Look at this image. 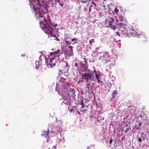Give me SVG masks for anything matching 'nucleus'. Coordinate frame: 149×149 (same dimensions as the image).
Returning <instances> with one entry per match:
<instances>
[{
    "instance_id": "nucleus-1",
    "label": "nucleus",
    "mask_w": 149,
    "mask_h": 149,
    "mask_svg": "<svg viewBox=\"0 0 149 149\" xmlns=\"http://www.w3.org/2000/svg\"><path fill=\"white\" fill-rule=\"evenodd\" d=\"M64 58L63 52L58 49L56 51L50 53L48 58L46 57V62L47 65L53 67L56 65L58 62H60L61 60Z\"/></svg>"
},
{
    "instance_id": "nucleus-43",
    "label": "nucleus",
    "mask_w": 149,
    "mask_h": 149,
    "mask_svg": "<svg viewBox=\"0 0 149 149\" xmlns=\"http://www.w3.org/2000/svg\"><path fill=\"white\" fill-rule=\"evenodd\" d=\"M128 131H125V133H127V132H128Z\"/></svg>"
},
{
    "instance_id": "nucleus-38",
    "label": "nucleus",
    "mask_w": 149,
    "mask_h": 149,
    "mask_svg": "<svg viewBox=\"0 0 149 149\" xmlns=\"http://www.w3.org/2000/svg\"><path fill=\"white\" fill-rule=\"evenodd\" d=\"M99 49V48L97 47L95 49V50L97 51V50Z\"/></svg>"
},
{
    "instance_id": "nucleus-11",
    "label": "nucleus",
    "mask_w": 149,
    "mask_h": 149,
    "mask_svg": "<svg viewBox=\"0 0 149 149\" xmlns=\"http://www.w3.org/2000/svg\"><path fill=\"white\" fill-rule=\"evenodd\" d=\"M37 4L40 8H41L43 7V4L44 2L43 0L37 1Z\"/></svg>"
},
{
    "instance_id": "nucleus-15",
    "label": "nucleus",
    "mask_w": 149,
    "mask_h": 149,
    "mask_svg": "<svg viewBox=\"0 0 149 149\" xmlns=\"http://www.w3.org/2000/svg\"><path fill=\"white\" fill-rule=\"evenodd\" d=\"M36 69H38L40 68V65L39 64V63L38 61H36Z\"/></svg>"
},
{
    "instance_id": "nucleus-17",
    "label": "nucleus",
    "mask_w": 149,
    "mask_h": 149,
    "mask_svg": "<svg viewBox=\"0 0 149 149\" xmlns=\"http://www.w3.org/2000/svg\"><path fill=\"white\" fill-rule=\"evenodd\" d=\"M117 94V91H114L112 94V98L113 99H114L115 96Z\"/></svg>"
},
{
    "instance_id": "nucleus-24",
    "label": "nucleus",
    "mask_w": 149,
    "mask_h": 149,
    "mask_svg": "<svg viewBox=\"0 0 149 149\" xmlns=\"http://www.w3.org/2000/svg\"><path fill=\"white\" fill-rule=\"evenodd\" d=\"M57 1L58 2L60 6H62V7L63 6V2L61 3L59 0Z\"/></svg>"
},
{
    "instance_id": "nucleus-14",
    "label": "nucleus",
    "mask_w": 149,
    "mask_h": 149,
    "mask_svg": "<svg viewBox=\"0 0 149 149\" xmlns=\"http://www.w3.org/2000/svg\"><path fill=\"white\" fill-rule=\"evenodd\" d=\"M89 4H87V5L85 6L83 9V10L84 12H86L87 11L88 9V8Z\"/></svg>"
},
{
    "instance_id": "nucleus-49",
    "label": "nucleus",
    "mask_w": 149,
    "mask_h": 149,
    "mask_svg": "<svg viewBox=\"0 0 149 149\" xmlns=\"http://www.w3.org/2000/svg\"><path fill=\"white\" fill-rule=\"evenodd\" d=\"M76 43V42H74V43Z\"/></svg>"
},
{
    "instance_id": "nucleus-51",
    "label": "nucleus",
    "mask_w": 149,
    "mask_h": 149,
    "mask_svg": "<svg viewBox=\"0 0 149 149\" xmlns=\"http://www.w3.org/2000/svg\"><path fill=\"white\" fill-rule=\"evenodd\" d=\"M93 77H94V76H93Z\"/></svg>"
},
{
    "instance_id": "nucleus-48",
    "label": "nucleus",
    "mask_w": 149,
    "mask_h": 149,
    "mask_svg": "<svg viewBox=\"0 0 149 149\" xmlns=\"http://www.w3.org/2000/svg\"><path fill=\"white\" fill-rule=\"evenodd\" d=\"M51 132H52V133H53L54 132H53L52 131Z\"/></svg>"
},
{
    "instance_id": "nucleus-41",
    "label": "nucleus",
    "mask_w": 149,
    "mask_h": 149,
    "mask_svg": "<svg viewBox=\"0 0 149 149\" xmlns=\"http://www.w3.org/2000/svg\"><path fill=\"white\" fill-rule=\"evenodd\" d=\"M81 104L82 105H83V104H84L82 102H81Z\"/></svg>"
},
{
    "instance_id": "nucleus-44",
    "label": "nucleus",
    "mask_w": 149,
    "mask_h": 149,
    "mask_svg": "<svg viewBox=\"0 0 149 149\" xmlns=\"http://www.w3.org/2000/svg\"><path fill=\"white\" fill-rule=\"evenodd\" d=\"M81 65H83V64L82 63H81Z\"/></svg>"
},
{
    "instance_id": "nucleus-12",
    "label": "nucleus",
    "mask_w": 149,
    "mask_h": 149,
    "mask_svg": "<svg viewBox=\"0 0 149 149\" xmlns=\"http://www.w3.org/2000/svg\"><path fill=\"white\" fill-rule=\"evenodd\" d=\"M70 65L68 64V63H66L64 67V69L62 70H63L65 72H67L69 68Z\"/></svg>"
},
{
    "instance_id": "nucleus-21",
    "label": "nucleus",
    "mask_w": 149,
    "mask_h": 149,
    "mask_svg": "<svg viewBox=\"0 0 149 149\" xmlns=\"http://www.w3.org/2000/svg\"><path fill=\"white\" fill-rule=\"evenodd\" d=\"M141 122H140L139 123L138 127L137 128L136 130H138L139 129H141Z\"/></svg>"
},
{
    "instance_id": "nucleus-33",
    "label": "nucleus",
    "mask_w": 149,
    "mask_h": 149,
    "mask_svg": "<svg viewBox=\"0 0 149 149\" xmlns=\"http://www.w3.org/2000/svg\"><path fill=\"white\" fill-rule=\"evenodd\" d=\"M113 140L112 139H111L109 141V143L111 144L112 143Z\"/></svg>"
},
{
    "instance_id": "nucleus-6",
    "label": "nucleus",
    "mask_w": 149,
    "mask_h": 149,
    "mask_svg": "<svg viewBox=\"0 0 149 149\" xmlns=\"http://www.w3.org/2000/svg\"><path fill=\"white\" fill-rule=\"evenodd\" d=\"M120 33L121 35H123L125 36H128V32L126 28H121L120 29Z\"/></svg>"
},
{
    "instance_id": "nucleus-20",
    "label": "nucleus",
    "mask_w": 149,
    "mask_h": 149,
    "mask_svg": "<svg viewBox=\"0 0 149 149\" xmlns=\"http://www.w3.org/2000/svg\"><path fill=\"white\" fill-rule=\"evenodd\" d=\"M119 20L121 22H122L124 20V19L123 17L122 16H120L119 17Z\"/></svg>"
},
{
    "instance_id": "nucleus-31",
    "label": "nucleus",
    "mask_w": 149,
    "mask_h": 149,
    "mask_svg": "<svg viewBox=\"0 0 149 149\" xmlns=\"http://www.w3.org/2000/svg\"><path fill=\"white\" fill-rule=\"evenodd\" d=\"M74 65L77 68L78 67V64L77 62L75 63Z\"/></svg>"
},
{
    "instance_id": "nucleus-10",
    "label": "nucleus",
    "mask_w": 149,
    "mask_h": 149,
    "mask_svg": "<svg viewBox=\"0 0 149 149\" xmlns=\"http://www.w3.org/2000/svg\"><path fill=\"white\" fill-rule=\"evenodd\" d=\"M131 130L130 127V125H125L124 127L123 128L122 130Z\"/></svg>"
},
{
    "instance_id": "nucleus-47",
    "label": "nucleus",
    "mask_w": 149,
    "mask_h": 149,
    "mask_svg": "<svg viewBox=\"0 0 149 149\" xmlns=\"http://www.w3.org/2000/svg\"><path fill=\"white\" fill-rule=\"evenodd\" d=\"M54 147V148H56V147L55 146H54V147Z\"/></svg>"
},
{
    "instance_id": "nucleus-27",
    "label": "nucleus",
    "mask_w": 149,
    "mask_h": 149,
    "mask_svg": "<svg viewBox=\"0 0 149 149\" xmlns=\"http://www.w3.org/2000/svg\"><path fill=\"white\" fill-rule=\"evenodd\" d=\"M102 7H103V8H102V9L104 10H106L107 9H106V8H105V5H103L102 6Z\"/></svg>"
},
{
    "instance_id": "nucleus-2",
    "label": "nucleus",
    "mask_w": 149,
    "mask_h": 149,
    "mask_svg": "<svg viewBox=\"0 0 149 149\" xmlns=\"http://www.w3.org/2000/svg\"><path fill=\"white\" fill-rule=\"evenodd\" d=\"M43 24V26H41L42 29L47 34L51 37H54V39L58 41L59 39L55 35H54V33L56 32L57 31V29L56 28L57 24H53L51 23H48L47 24Z\"/></svg>"
},
{
    "instance_id": "nucleus-18",
    "label": "nucleus",
    "mask_w": 149,
    "mask_h": 149,
    "mask_svg": "<svg viewBox=\"0 0 149 149\" xmlns=\"http://www.w3.org/2000/svg\"><path fill=\"white\" fill-rule=\"evenodd\" d=\"M63 103H65V104L68 105L70 104V101L68 100H65L63 102Z\"/></svg>"
},
{
    "instance_id": "nucleus-42",
    "label": "nucleus",
    "mask_w": 149,
    "mask_h": 149,
    "mask_svg": "<svg viewBox=\"0 0 149 149\" xmlns=\"http://www.w3.org/2000/svg\"><path fill=\"white\" fill-rule=\"evenodd\" d=\"M116 22H118V19H117L116 20Z\"/></svg>"
},
{
    "instance_id": "nucleus-50",
    "label": "nucleus",
    "mask_w": 149,
    "mask_h": 149,
    "mask_svg": "<svg viewBox=\"0 0 149 149\" xmlns=\"http://www.w3.org/2000/svg\"><path fill=\"white\" fill-rule=\"evenodd\" d=\"M55 120H57V119L56 118H55Z\"/></svg>"
},
{
    "instance_id": "nucleus-28",
    "label": "nucleus",
    "mask_w": 149,
    "mask_h": 149,
    "mask_svg": "<svg viewBox=\"0 0 149 149\" xmlns=\"http://www.w3.org/2000/svg\"><path fill=\"white\" fill-rule=\"evenodd\" d=\"M72 47L71 46H70L68 47V48L70 49H71V50L72 52L73 51V49H72Z\"/></svg>"
},
{
    "instance_id": "nucleus-32",
    "label": "nucleus",
    "mask_w": 149,
    "mask_h": 149,
    "mask_svg": "<svg viewBox=\"0 0 149 149\" xmlns=\"http://www.w3.org/2000/svg\"><path fill=\"white\" fill-rule=\"evenodd\" d=\"M91 3L93 4V5H94V8H95L96 7V4H95L93 2H91Z\"/></svg>"
},
{
    "instance_id": "nucleus-19",
    "label": "nucleus",
    "mask_w": 149,
    "mask_h": 149,
    "mask_svg": "<svg viewBox=\"0 0 149 149\" xmlns=\"http://www.w3.org/2000/svg\"><path fill=\"white\" fill-rule=\"evenodd\" d=\"M62 130L61 126L60 125H58L57 127L56 130Z\"/></svg>"
},
{
    "instance_id": "nucleus-16",
    "label": "nucleus",
    "mask_w": 149,
    "mask_h": 149,
    "mask_svg": "<svg viewBox=\"0 0 149 149\" xmlns=\"http://www.w3.org/2000/svg\"><path fill=\"white\" fill-rule=\"evenodd\" d=\"M109 27H110L111 29L114 30L116 29V27L114 25H112V24L107 26Z\"/></svg>"
},
{
    "instance_id": "nucleus-35",
    "label": "nucleus",
    "mask_w": 149,
    "mask_h": 149,
    "mask_svg": "<svg viewBox=\"0 0 149 149\" xmlns=\"http://www.w3.org/2000/svg\"><path fill=\"white\" fill-rule=\"evenodd\" d=\"M142 139H141V138H139V140H138V141H139V142H141L142 141Z\"/></svg>"
},
{
    "instance_id": "nucleus-40",
    "label": "nucleus",
    "mask_w": 149,
    "mask_h": 149,
    "mask_svg": "<svg viewBox=\"0 0 149 149\" xmlns=\"http://www.w3.org/2000/svg\"><path fill=\"white\" fill-rule=\"evenodd\" d=\"M84 60H85V61L86 63H87V61L86 60L85 58H84Z\"/></svg>"
},
{
    "instance_id": "nucleus-8",
    "label": "nucleus",
    "mask_w": 149,
    "mask_h": 149,
    "mask_svg": "<svg viewBox=\"0 0 149 149\" xmlns=\"http://www.w3.org/2000/svg\"><path fill=\"white\" fill-rule=\"evenodd\" d=\"M109 23V25L112 24L114 22V19L113 18L111 17L110 18H108L107 19H106L105 20V23L106 24H107V22Z\"/></svg>"
},
{
    "instance_id": "nucleus-39",
    "label": "nucleus",
    "mask_w": 149,
    "mask_h": 149,
    "mask_svg": "<svg viewBox=\"0 0 149 149\" xmlns=\"http://www.w3.org/2000/svg\"><path fill=\"white\" fill-rule=\"evenodd\" d=\"M84 104H83V105H82L81 107L82 108H84Z\"/></svg>"
},
{
    "instance_id": "nucleus-45",
    "label": "nucleus",
    "mask_w": 149,
    "mask_h": 149,
    "mask_svg": "<svg viewBox=\"0 0 149 149\" xmlns=\"http://www.w3.org/2000/svg\"><path fill=\"white\" fill-rule=\"evenodd\" d=\"M37 0V1H42V0Z\"/></svg>"
},
{
    "instance_id": "nucleus-29",
    "label": "nucleus",
    "mask_w": 149,
    "mask_h": 149,
    "mask_svg": "<svg viewBox=\"0 0 149 149\" xmlns=\"http://www.w3.org/2000/svg\"><path fill=\"white\" fill-rule=\"evenodd\" d=\"M108 55V54L107 53L105 52L104 53L103 56H104V57H105L106 56H107Z\"/></svg>"
},
{
    "instance_id": "nucleus-13",
    "label": "nucleus",
    "mask_w": 149,
    "mask_h": 149,
    "mask_svg": "<svg viewBox=\"0 0 149 149\" xmlns=\"http://www.w3.org/2000/svg\"><path fill=\"white\" fill-rule=\"evenodd\" d=\"M91 1L90 0H81V2L83 3H87L89 4Z\"/></svg>"
},
{
    "instance_id": "nucleus-34",
    "label": "nucleus",
    "mask_w": 149,
    "mask_h": 149,
    "mask_svg": "<svg viewBox=\"0 0 149 149\" xmlns=\"http://www.w3.org/2000/svg\"><path fill=\"white\" fill-rule=\"evenodd\" d=\"M77 40V39L74 38V39H72V42H74V40Z\"/></svg>"
},
{
    "instance_id": "nucleus-3",
    "label": "nucleus",
    "mask_w": 149,
    "mask_h": 149,
    "mask_svg": "<svg viewBox=\"0 0 149 149\" xmlns=\"http://www.w3.org/2000/svg\"><path fill=\"white\" fill-rule=\"evenodd\" d=\"M66 79L63 77H61L59 82L62 83L61 84V87L60 91L63 95H64L67 92V86L68 84L65 80Z\"/></svg>"
},
{
    "instance_id": "nucleus-23",
    "label": "nucleus",
    "mask_w": 149,
    "mask_h": 149,
    "mask_svg": "<svg viewBox=\"0 0 149 149\" xmlns=\"http://www.w3.org/2000/svg\"><path fill=\"white\" fill-rule=\"evenodd\" d=\"M66 40H67L66 38H65V41H66V44L67 45H69L70 44V43L69 41H67Z\"/></svg>"
},
{
    "instance_id": "nucleus-52",
    "label": "nucleus",
    "mask_w": 149,
    "mask_h": 149,
    "mask_svg": "<svg viewBox=\"0 0 149 149\" xmlns=\"http://www.w3.org/2000/svg\"><path fill=\"white\" fill-rule=\"evenodd\" d=\"M51 129V130H53V129Z\"/></svg>"
},
{
    "instance_id": "nucleus-46",
    "label": "nucleus",
    "mask_w": 149,
    "mask_h": 149,
    "mask_svg": "<svg viewBox=\"0 0 149 149\" xmlns=\"http://www.w3.org/2000/svg\"><path fill=\"white\" fill-rule=\"evenodd\" d=\"M47 130L48 131H49V128H48V129H47Z\"/></svg>"
},
{
    "instance_id": "nucleus-37",
    "label": "nucleus",
    "mask_w": 149,
    "mask_h": 149,
    "mask_svg": "<svg viewBox=\"0 0 149 149\" xmlns=\"http://www.w3.org/2000/svg\"><path fill=\"white\" fill-rule=\"evenodd\" d=\"M131 29L133 31H135L136 30V29H135V28H133V29Z\"/></svg>"
},
{
    "instance_id": "nucleus-36",
    "label": "nucleus",
    "mask_w": 149,
    "mask_h": 149,
    "mask_svg": "<svg viewBox=\"0 0 149 149\" xmlns=\"http://www.w3.org/2000/svg\"><path fill=\"white\" fill-rule=\"evenodd\" d=\"M118 25L120 26H122L123 25V23H120L119 24H118Z\"/></svg>"
},
{
    "instance_id": "nucleus-4",
    "label": "nucleus",
    "mask_w": 149,
    "mask_h": 149,
    "mask_svg": "<svg viewBox=\"0 0 149 149\" xmlns=\"http://www.w3.org/2000/svg\"><path fill=\"white\" fill-rule=\"evenodd\" d=\"M95 72V70L92 73L89 72L88 73H85L84 74H81L82 78L83 79L85 80L88 83H90L91 81L94 80V77L93 75L94 72Z\"/></svg>"
},
{
    "instance_id": "nucleus-30",
    "label": "nucleus",
    "mask_w": 149,
    "mask_h": 149,
    "mask_svg": "<svg viewBox=\"0 0 149 149\" xmlns=\"http://www.w3.org/2000/svg\"><path fill=\"white\" fill-rule=\"evenodd\" d=\"M73 108H76V107H73L72 109H70V111L71 112H72L73 111H74V110H73Z\"/></svg>"
},
{
    "instance_id": "nucleus-22",
    "label": "nucleus",
    "mask_w": 149,
    "mask_h": 149,
    "mask_svg": "<svg viewBox=\"0 0 149 149\" xmlns=\"http://www.w3.org/2000/svg\"><path fill=\"white\" fill-rule=\"evenodd\" d=\"M94 39H91V40H89V43L90 44H91L92 43H94Z\"/></svg>"
},
{
    "instance_id": "nucleus-7",
    "label": "nucleus",
    "mask_w": 149,
    "mask_h": 149,
    "mask_svg": "<svg viewBox=\"0 0 149 149\" xmlns=\"http://www.w3.org/2000/svg\"><path fill=\"white\" fill-rule=\"evenodd\" d=\"M49 131H44L42 135L44 136L45 139H46V141L47 142H48L49 141V137L48 136Z\"/></svg>"
},
{
    "instance_id": "nucleus-5",
    "label": "nucleus",
    "mask_w": 149,
    "mask_h": 149,
    "mask_svg": "<svg viewBox=\"0 0 149 149\" xmlns=\"http://www.w3.org/2000/svg\"><path fill=\"white\" fill-rule=\"evenodd\" d=\"M42 12L43 14L40 12H38L36 14V17L37 18V20L39 21L40 24H42L43 23V21L45 19V18L43 14L46 13L43 10H42Z\"/></svg>"
},
{
    "instance_id": "nucleus-26",
    "label": "nucleus",
    "mask_w": 149,
    "mask_h": 149,
    "mask_svg": "<svg viewBox=\"0 0 149 149\" xmlns=\"http://www.w3.org/2000/svg\"><path fill=\"white\" fill-rule=\"evenodd\" d=\"M92 7V5H91L90 6L89 8V13H90L91 12V8Z\"/></svg>"
},
{
    "instance_id": "nucleus-9",
    "label": "nucleus",
    "mask_w": 149,
    "mask_h": 149,
    "mask_svg": "<svg viewBox=\"0 0 149 149\" xmlns=\"http://www.w3.org/2000/svg\"><path fill=\"white\" fill-rule=\"evenodd\" d=\"M95 75L96 76V78H95L94 77V81H95V80H96V79H97L98 83H103V81H102L100 80V77H101L99 75H98L97 74H95Z\"/></svg>"
},
{
    "instance_id": "nucleus-25",
    "label": "nucleus",
    "mask_w": 149,
    "mask_h": 149,
    "mask_svg": "<svg viewBox=\"0 0 149 149\" xmlns=\"http://www.w3.org/2000/svg\"><path fill=\"white\" fill-rule=\"evenodd\" d=\"M116 33L117 34V35L118 36H120V30H119V31H116Z\"/></svg>"
}]
</instances>
